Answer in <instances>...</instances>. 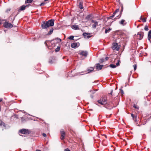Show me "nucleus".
Here are the masks:
<instances>
[{
	"label": "nucleus",
	"mask_w": 151,
	"mask_h": 151,
	"mask_svg": "<svg viewBox=\"0 0 151 151\" xmlns=\"http://www.w3.org/2000/svg\"><path fill=\"white\" fill-rule=\"evenodd\" d=\"M120 17V16H119V17H117V18H116H116L117 19H118Z\"/></svg>",
	"instance_id": "de8ad7c7"
},
{
	"label": "nucleus",
	"mask_w": 151,
	"mask_h": 151,
	"mask_svg": "<svg viewBox=\"0 0 151 151\" xmlns=\"http://www.w3.org/2000/svg\"><path fill=\"white\" fill-rule=\"evenodd\" d=\"M83 35L84 36L85 38H90L91 37V34L89 33H87L86 32H84L83 33Z\"/></svg>",
	"instance_id": "0eeeda50"
},
{
	"label": "nucleus",
	"mask_w": 151,
	"mask_h": 151,
	"mask_svg": "<svg viewBox=\"0 0 151 151\" xmlns=\"http://www.w3.org/2000/svg\"><path fill=\"white\" fill-rule=\"evenodd\" d=\"M119 9H117L115 11L114 13H113V14H114L115 15V14L117 13V12H119Z\"/></svg>",
	"instance_id": "c756f323"
},
{
	"label": "nucleus",
	"mask_w": 151,
	"mask_h": 151,
	"mask_svg": "<svg viewBox=\"0 0 151 151\" xmlns=\"http://www.w3.org/2000/svg\"><path fill=\"white\" fill-rule=\"evenodd\" d=\"M56 39H57L58 40V42H60L61 40L60 39L58 38Z\"/></svg>",
	"instance_id": "c9c22d12"
},
{
	"label": "nucleus",
	"mask_w": 151,
	"mask_h": 151,
	"mask_svg": "<svg viewBox=\"0 0 151 151\" xmlns=\"http://www.w3.org/2000/svg\"><path fill=\"white\" fill-rule=\"evenodd\" d=\"M36 151H41L40 150H36Z\"/></svg>",
	"instance_id": "49530a36"
},
{
	"label": "nucleus",
	"mask_w": 151,
	"mask_h": 151,
	"mask_svg": "<svg viewBox=\"0 0 151 151\" xmlns=\"http://www.w3.org/2000/svg\"><path fill=\"white\" fill-rule=\"evenodd\" d=\"M94 70L93 68L90 67L87 70L88 71L87 73H89L90 72Z\"/></svg>",
	"instance_id": "f3484780"
},
{
	"label": "nucleus",
	"mask_w": 151,
	"mask_h": 151,
	"mask_svg": "<svg viewBox=\"0 0 151 151\" xmlns=\"http://www.w3.org/2000/svg\"><path fill=\"white\" fill-rule=\"evenodd\" d=\"M73 38L74 36H71L69 37V39L70 40H73Z\"/></svg>",
	"instance_id": "bb28decb"
},
{
	"label": "nucleus",
	"mask_w": 151,
	"mask_h": 151,
	"mask_svg": "<svg viewBox=\"0 0 151 151\" xmlns=\"http://www.w3.org/2000/svg\"><path fill=\"white\" fill-rule=\"evenodd\" d=\"M91 17V15H88L86 17V19L87 20H88Z\"/></svg>",
	"instance_id": "a878e982"
},
{
	"label": "nucleus",
	"mask_w": 151,
	"mask_h": 151,
	"mask_svg": "<svg viewBox=\"0 0 151 151\" xmlns=\"http://www.w3.org/2000/svg\"><path fill=\"white\" fill-rule=\"evenodd\" d=\"M2 125H3L4 127H5V124L4 122H2L1 121V120H0V126H1Z\"/></svg>",
	"instance_id": "5701e85b"
},
{
	"label": "nucleus",
	"mask_w": 151,
	"mask_h": 151,
	"mask_svg": "<svg viewBox=\"0 0 151 151\" xmlns=\"http://www.w3.org/2000/svg\"><path fill=\"white\" fill-rule=\"evenodd\" d=\"M133 107L135 108H137V107L135 105H134Z\"/></svg>",
	"instance_id": "79ce46f5"
},
{
	"label": "nucleus",
	"mask_w": 151,
	"mask_h": 151,
	"mask_svg": "<svg viewBox=\"0 0 151 151\" xmlns=\"http://www.w3.org/2000/svg\"><path fill=\"white\" fill-rule=\"evenodd\" d=\"M47 41H46L45 42V45L46 46H47Z\"/></svg>",
	"instance_id": "ea45409f"
},
{
	"label": "nucleus",
	"mask_w": 151,
	"mask_h": 151,
	"mask_svg": "<svg viewBox=\"0 0 151 151\" xmlns=\"http://www.w3.org/2000/svg\"><path fill=\"white\" fill-rule=\"evenodd\" d=\"M19 132L23 134H27L29 133V131L27 129H22L19 130Z\"/></svg>",
	"instance_id": "39448f33"
},
{
	"label": "nucleus",
	"mask_w": 151,
	"mask_h": 151,
	"mask_svg": "<svg viewBox=\"0 0 151 151\" xmlns=\"http://www.w3.org/2000/svg\"><path fill=\"white\" fill-rule=\"evenodd\" d=\"M65 151H70L67 148L65 150Z\"/></svg>",
	"instance_id": "58836bf2"
},
{
	"label": "nucleus",
	"mask_w": 151,
	"mask_h": 151,
	"mask_svg": "<svg viewBox=\"0 0 151 151\" xmlns=\"http://www.w3.org/2000/svg\"><path fill=\"white\" fill-rule=\"evenodd\" d=\"M1 22L0 21V24H1Z\"/></svg>",
	"instance_id": "09e8293b"
},
{
	"label": "nucleus",
	"mask_w": 151,
	"mask_h": 151,
	"mask_svg": "<svg viewBox=\"0 0 151 151\" xmlns=\"http://www.w3.org/2000/svg\"><path fill=\"white\" fill-rule=\"evenodd\" d=\"M26 7H28V5L26 6H24V5H23L22 6H21L20 7V8L18 10V11L19 12H20V11H21L24 10H25V8Z\"/></svg>",
	"instance_id": "9b49d317"
},
{
	"label": "nucleus",
	"mask_w": 151,
	"mask_h": 151,
	"mask_svg": "<svg viewBox=\"0 0 151 151\" xmlns=\"http://www.w3.org/2000/svg\"><path fill=\"white\" fill-rule=\"evenodd\" d=\"M118 44L117 43H114L113 44V46L112 47V48L113 50L116 49L117 50H118L119 49L117 48Z\"/></svg>",
	"instance_id": "9d476101"
},
{
	"label": "nucleus",
	"mask_w": 151,
	"mask_h": 151,
	"mask_svg": "<svg viewBox=\"0 0 151 151\" xmlns=\"http://www.w3.org/2000/svg\"><path fill=\"white\" fill-rule=\"evenodd\" d=\"M54 19H50L48 21H43L42 23L41 27L42 29H46L49 27L52 26L54 24Z\"/></svg>",
	"instance_id": "f257e3e1"
},
{
	"label": "nucleus",
	"mask_w": 151,
	"mask_h": 151,
	"mask_svg": "<svg viewBox=\"0 0 151 151\" xmlns=\"http://www.w3.org/2000/svg\"><path fill=\"white\" fill-rule=\"evenodd\" d=\"M4 26L5 28H11L13 27L12 24L7 22H5L4 23Z\"/></svg>",
	"instance_id": "7ed1b4c3"
},
{
	"label": "nucleus",
	"mask_w": 151,
	"mask_h": 151,
	"mask_svg": "<svg viewBox=\"0 0 151 151\" xmlns=\"http://www.w3.org/2000/svg\"><path fill=\"white\" fill-rule=\"evenodd\" d=\"M142 35L140 33H138L137 35V38L139 40H141L142 39Z\"/></svg>",
	"instance_id": "ddd939ff"
},
{
	"label": "nucleus",
	"mask_w": 151,
	"mask_h": 151,
	"mask_svg": "<svg viewBox=\"0 0 151 151\" xmlns=\"http://www.w3.org/2000/svg\"><path fill=\"white\" fill-rule=\"evenodd\" d=\"M131 116L133 118L134 120H135L137 118L136 116H134V114H131Z\"/></svg>",
	"instance_id": "393cba45"
},
{
	"label": "nucleus",
	"mask_w": 151,
	"mask_h": 151,
	"mask_svg": "<svg viewBox=\"0 0 151 151\" xmlns=\"http://www.w3.org/2000/svg\"><path fill=\"white\" fill-rule=\"evenodd\" d=\"M61 134V139L63 140L64 139V137L65 136V132L62 129L60 131Z\"/></svg>",
	"instance_id": "6e6552de"
},
{
	"label": "nucleus",
	"mask_w": 151,
	"mask_h": 151,
	"mask_svg": "<svg viewBox=\"0 0 151 151\" xmlns=\"http://www.w3.org/2000/svg\"><path fill=\"white\" fill-rule=\"evenodd\" d=\"M120 91H121V92L122 93V94H123L124 93V92H123V90L122 89H121Z\"/></svg>",
	"instance_id": "a19ab883"
},
{
	"label": "nucleus",
	"mask_w": 151,
	"mask_h": 151,
	"mask_svg": "<svg viewBox=\"0 0 151 151\" xmlns=\"http://www.w3.org/2000/svg\"><path fill=\"white\" fill-rule=\"evenodd\" d=\"M109 59V58L108 57H106L105 58V60H107Z\"/></svg>",
	"instance_id": "37998d69"
},
{
	"label": "nucleus",
	"mask_w": 151,
	"mask_h": 151,
	"mask_svg": "<svg viewBox=\"0 0 151 151\" xmlns=\"http://www.w3.org/2000/svg\"><path fill=\"white\" fill-rule=\"evenodd\" d=\"M144 29L145 30L147 31L148 30V27L147 26H145L144 28Z\"/></svg>",
	"instance_id": "c85d7f7f"
},
{
	"label": "nucleus",
	"mask_w": 151,
	"mask_h": 151,
	"mask_svg": "<svg viewBox=\"0 0 151 151\" xmlns=\"http://www.w3.org/2000/svg\"><path fill=\"white\" fill-rule=\"evenodd\" d=\"M98 102L102 105L105 104L107 103L106 98L105 97H102L98 101Z\"/></svg>",
	"instance_id": "f03ea898"
},
{
	"label": "nucleus",
	"mask_w": 151,
	"mask_h": 151,
	"mask_svg": "<svg viewBox=\"0 0 151 151\" xmlns=\"http://www.w3.org/2000/svg\"><path fill=\"white\" fill-rule=\"evenodd\" d=\"M111 30V29L110 28H108L107 29H106L105 30V33H107L109 32Z\"/></svg>",
	"instance_id": "6ab92c4d"
},
{
	"label": "nucleus",
	"mask_w": 151,
	"mask_h": 151,
	"mask_svg": "<svg viewBox=\"0 0 151 151\" xmlns=\"http://www.w3.org/2000/svg\"><path fill=\"white\" fill-rule=\"evenodd\" d=\"M72 28L75 30L78 29H79L78 26V25H74L72 26Z\"/></svg>",
	"instance_id": "4468645a"
},
{
	"label": "nucleus",
	"mask_w": 151,
	"mask_h": 151,
	"mask_svg": "<svg viewBox=\"0 0 151 151\" xmlns=\"http://www.w3.org/2000/svg\"><path fill=\"white\" fill-rule=\"evenodd\" d=\"M53 31V28H51L49 31L48 32V35H51Z\"/></svg>",
	"instance_id": "a211bd4d"
},
{
	"label": "nucleus",
	"mask_w": 151,
	"mask_h": 151,
	"mask_svg": "<svg viewBox=\"0 0 151 151\" xmlns=\"http://www.w3.org/2000/svg\"><path fill=\"white\" fill-rule=\"evenodd\" d=\"M114 16V15L113 14V15L110 16L108 18V19H112V18H113Z\"/></svg>",
	"instance_id": "473e14b6"
},
{
	"label": "nucleus",
	"mask_w": 151,
	"mask_h": 151,
	"mask_svg": "<svg viewBox=\"0 0 151 151\" xmlns=\"http://www.w3.org/2000/svg\"><path fill=\"white\" fill-rule=\"evenodd\" d=\"M91 22H92L94 23V24L92 25V27L94 29L96 28V26L98 25V22L97 21L94 20L93 19L91 20Z\"/></svg>",
	"instance_id": "20e7f679"
},
{
	"label": "nucleus",
	"mask_w": 151,
	"mask_h": 151,
	"mask_svg": "<svg viewBox=\"0 0 151 151\" xmlns=\"http://www.w3.org/2000/svg\"><path fill=\"white\" fill-rule=\"evenodd\" d=\"M42 135L44 137H46V134H45L44 133H43L42 134Z\"/></svg>",
	"instance_id": "4c0bfd02"
},
{
	"label": "nucleus",
	"mask_w": 151,
	"mask_h": 151,
	"mask_svg": "<svg viewBox=\"0 0 151 151\" xmlns=\"http://www.w3.org/2000/svg\"><path fill=\"white\" fill-rule=\"evenodd\" d=\"M151 38V30L149 31L148 33V40L150 41Z\"/></svg>",
	"instance_id": "dca6fc26"
},
{
	"label": "nucleus",
	"mask_w": 151,
	"mask_h": 151,
	"mask_svg": "<svg viewBox=\"0 0 151 151\" xmlns=\"http://www.w3.org/2000/svg\"><path fill=\"white\" fill-rule=\"evenodd\" d=\"M133 67H134V70H136V69H137V65H134L133 66Z\"/></svg>",
	"instance_id": "2f4dec72"
},
{
	"label": "nucleus",
	"mask_w": 151,
	"mask_h": 151,
	"mask_svg": "<svg viewBox=\"0 0 151 151\" xmlns=\"http://www.w3.org/2000/svg\"><path fill=\"white\" fill-rule=\"evenodd\" d=\"M140 19L143 21L144 22H145L146 21V19L145 18H142V16L140 17Z\"/></svg>",
	"instance_id": "412c9836"
},
{
	"label": "nucleus",
	"mask_w": 151,
	"mask_h": 151,
	"mask_svg": "<svg viewBox=\"0 0 151 151\" xmlns=\"http://www.w3.org/2000/svg\"><path fill=\"white\" fill-rule=\"evenodd\" d=\"M10 10L11 9L10 8H9L7 9L6 12H9L10 11Z\"/></svg>",
	"instance_id": "f704fd0d"
},
{
	"label": "nucleus",
	"mask_w": 151,
	"mask_h": 151,
	"mask_svg": "<svg viewBox=\"0 0 151 151\" xmlns=\"http://www.w3.org/2000/svg\"><path fill=\"white\" fill-rule=\"evenodd\" d=\"M104 61V59H101L99 60V62L101 63H103Z\"/></svg>",
	"instance_id": "72a5a7b5"
},
{
	"label": "nucleus",
	"mask_w": 151,
	"mask_h": 151,
	"mask_svg": "<svg viewBox=\"0 0 151 151\" xmlns=\"http://www.w3.org/2000/svg\"><path fill=\"white\" fill-rule=\"evenodd\" d=\"M60 49V47H58L55 50V52H58Z\"/></svg>",
	"instance_id": "b1692460"
},
{
	"label": "nucleus",
	"mask_w": 151,
	"mask_h": 151,
	"mask_svg": "<svg viewBox=\"0 0 151 151\" xmlns=\"http://www.w3.org/2000/svg\"><path fill=\"white\" fill-rule=\"evenodd\" d=\"M112 92H113V91H111V93H110V94L112 95Z\"/></svg>",
	"instance_id": "a18cd8bd"
},
{
	"label": "nucleus",
	"mask_w": 151,
	"mask_h": 151,
	"mask_svg": "<svg viewBox=\"0 0 151 151\" xmlns=\"http://www.w3.org/2000/svg\"><path fill=\"white\" fill-rule=\"evenodd\" d=\"M45 4L44 3H42L40 4V6H42L44 5Z\"/></svg>",
	"instance_id": "e433bc0d"
},
{
	"label": "nucleus",
	"mask_w": 151,
	"mask_h": 151,
	"mask_svg": "<svg viewBox=\"0 0 151 151\" xmlns=\"http://www.w3.org/2000/svg\"><path fill=\"white\" fill-rule=\"evenodd\" d=\"M120 62V60H118V62L116 63V65L118 66L119 65Z\"/></svg>",
	"instance_id": "7c9ffc66"
},
{
	"label": "nucleus",
	"mask_w": 151,
	"mask_h": 151,
	"mask_svg": "<svg viewBox=\"0 0 151 151\" xmlns=\"http://www.w3.org/2000/svg\"><path fill=\"white\" fill-rule=\"evenodd\" d=\"M103 66V65H100L99 63L96 64V68L98 70H101Z\"/></svg>",
	"instance_id": "1a4fd4ad"
},
{
	"label": "nucleus",
	"mask_w": 151,
	"mask_h": 151,
	"mask_svg": "<svg viewBox=\"0 0 151 151\" xmlns=\"http://www.w3.org/2000/svg\"><path fill=\"white\" fill-rule=\"evenodd\" d=\"M79 8L81 9H83V6H82V4H81V2H80V4H79Z\"/></svg>",
	"instance_id": "cd10ccee"
},
{
	"label": "nucleus",
	"mask_w": 151,
	"mask_h": 151,
	"mask_svg": "<svg viewBox=\"0 0 151 151\" xmlns=\"http://www.w3.org/2000/svg\"><path fill=\"white\" fill-rule=\"evenodd\" d=\"M125 21L124 19H122L121 21L119 22V23L120 24L124 26L126 24V23L125 22Z\"/></svg>",
	"instance_id": "f8f14e48"
},
{
	"label": "nucleus",
	"mask_w": 151,
	"mask_h": 151,
	"mask_svg": "<svg viewBox=\"0 0 151 151\" xmlns=\"http://www.w3.org/2000/svg\"><path fill=\"white\" fill-rule=\"evenodd\" d=\"M77 43H73L71 45V46L72 48H75L77 47Z\"/></svg>",
	"instance_id": "2eb2a0df"
},
{
	"label": "nucleus",
	"mask_w": 151,
	"mask_h": 151,
	"mask_svg": "<svg viewBox=\"0 0 151 151\" xmlns=\"http://www.w3.org/2000/svg\"><path fill=\"white\" fill-rule=\"evenodd\" d=\"M110 67L112 68H114L116 67V65L114 64H110L109 65Z\"/></svg>",
	"instance_id": "4be33fe9"
},
{
	"label": "nucleus",
	"mask_w": 151,
	"mask_h": 151,
	"mask_svg": "<svg viewBox=\"0 0 151 151\" xmlns=\"http://www.w3.org/2000/svg\"><path fill=\"white\" fill-rule=\"evenodd\" d=\"M33 0H26L25 2V3H32Z\"/></svg>",
	"instance_id": "aec40b11"
},
{
	"label": "nucleus",
	"mask_w": 151,
	"mask_h": 151,
	"mask_svg": "<svg viewBox=\"0 0 151 151\" xmlns=\"http://www.w3.org/2000/svg\"><path fill=\"white\" fill-rule=\"evenodd\" d=\"M80 55H81L83 56L86 57L88 53L86 51H80L79 53Z\"/></svg>",
	"instance_id": "423d86ee"
},
{
	"label": "nucleus",
	"mask_w": 151,
	"mask_h": 151,
	"mask_svg": "<svg viewBox=\"0 0 151 151\" xmlns=\"http://www.w3.org/2000/svg\"><path fill=\"white\" fill-rule=\"evenodd\" d=\"M2 100H3L2 99L0 98V102L2 101Z\"/></svg>",
	"instance_id": "c03bdc74"
}]
</instances>
